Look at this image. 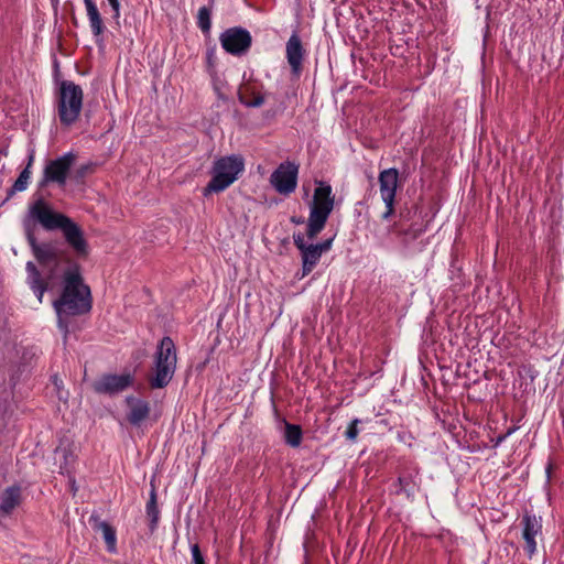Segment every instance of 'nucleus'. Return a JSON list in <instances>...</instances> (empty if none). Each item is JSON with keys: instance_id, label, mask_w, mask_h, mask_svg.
<instances>
[{"instance_id": "1", "label": "nucleus", "mask_w": 564, "mask_h": 564, "mask_svg": "<svg viewBox=\"0 0 564 564\" xmlns=\"http://www.w3.org/2000/svg\"><path fill=\"white\" fill-rule=\"evenodd\" d=\"M63 292L53 305L57 314L58 327L67 333V323L64 321V316L89 312L91 295L89 286L83 281L79 265L76 262H69L63 271Z\"/></svg>"}, {"instance_id": "2", "label": "nucleus", "mask_w": 564, "mask_h": 564, "mask_svg": "<svg viewBox=\"0 0 564 564\" xmlns=\"http://www.w3.org/2000/svg\"><path fill=\"white\" fill-rule=\"evenodd\" d=\"M28 217L37 221L45 230L61 229L65 241L78 258L88 256L89 246L83 229L66 215L54 212L43 198L30 204Z\"/></svg>"}, {"instance_id": "3", "label": "nucleus", "mask_w": 564, "mask_h": 564, "mask_svg": "<svg viewBox=\"0 0 564 564\" xmlns=\"http://www.w3.org/2000/svg\"><path fill=\"white\" fill-rule=\"evenodd\" d=\"M152 375L149 377V384L153 389L165 388L174 377L177 364V350L173 339L163 337L154 352Z\"/></svg>"}, {"instance_id": "4", "label": "nucleus", "mask_w": 564, "mask_h": 564, "mask_svg": "<svg viewBox=\"0 0 564 564\" xmlns=\"http://www.w3.org/2000/svg\"><path fill=\"white\" fill-rule=\"evenodd\" d=\"M31 218L24 220L26 239L32 248L33 254L40 265L50 272V276L54 278L68 267L69 262H74L66 252L61 251L52 243H37L31 227Z\"/></svg>"}, {"instance_id": "5", "label": "nucleus", "mask_w": 564, "mask_h": 564, "mask_svg": "<svg viewBox=\"0 0 564 564\" xmlns=\"http://www.w3.org/2000/svg\"><path fill=\"white\" fill-rule=\"evenodd\" d=\"M334 203L335 199L332 194V186L321 182L314 191L313 202L310 208L306 230L308 240H314L324 229L334 208Z\"/></svg>"}, {"instance_id": "6", "label": "nucleus", "mask_w": 564, "mask_h": 564, "mask_svg": "<svg viewBox=\"0 0 564 564\" xmlns=\"http://www.w3.org/2000/svg\"><path fill=\"white\" fill-rule=\"evenodd\" d=\"M245 169V162L239 155H229L217 159L212 167V180L204 188V196L219 193L236 182Z\"/></svg>"}, {"instance_id": "7", "label": "nucleus", "mask_w": 564, "mask_h": 564, "mask_svg": "<svg viewBox=\"0 0 564 564\" xmlns=\"http://www.w3.org/2000/svg\"><path fill=\"white\" fill-rule=\"evenodd\" d=\"M83 89L70 80L62 82L58 93L57 113L63 126L77 121L83 108Z\"/></svg>"}, {"instance_id": "8", "label": "nucleus", "mask_w": 564, "mask_h": 564, "mask_svg": "<svg viewBox=\"0 0 564 564\" xmlns=\"http://www.w3.org/2000/svg\"><path fill=\"white\" fill-rule=\"evenodd\" d=\"M77 155L69 151L63 155L46 162L39 187L44 188L48 184L65 186L72 166L76 162Z\"/></svg>"}, {"instance_id": "9", "label": "nucleus", "mask_w": 564, "mask_h": 564, "mask_svg": "<svg viewBox=\"0 0 564 564\" xmlns=\"http://www.w3.org/2000/svg\"><path fill=\"white\" fill-rule=\"evenodd\" d=\"M293 240L295 247L301 251L302 256V278L313 271L318 263L322 254L332 248L333 238L325 240L322 243H306L305 237L302 234H294Z\"/></svg>"}, {"instance_id": "10", "label": "nucleus", "mask_w": 564, "mask_h": 564, "mask_svg": "<svg viewBox=\"0 0 564 564\" xmlns=\"http://www.w3.org/2000/svg\"><path fill=\"white\" fill-rule=\"evenodd\" d=\"M380 196L386 205L382 219H389L394 214V203L399 184V172L394 167L386 169L378 176Z\"/></svg>"}, {"instance_id": "11", "label": "nucleus", "mask_w": 564, "mask_h": 564, "mask_svg": "<svg viewBox=\"0 0 564 564\" xmlns=\"http://www.w3.org/2000/svg\"><path fill=\"white\" fill-rule=\"evenodd\" d=\"M299 166L293 162L281 163L271 174L270 183L282 195H290L297 185Z\"/></svg>"}, {"instance_id": "12", "label": "nucleus", "mask_w": 564, "mask_h": 564, "mask_svg": "<svg viewBox=\"0 0 564 564\" xmlns=\"http://www.w3.org/2000/svg\"><path fill=\"white\" fill-rule=\"evenodd\" d=\"M219 41L226 52L240 55L249 50L252 39L248 30L236 26L224 31Z\"/></svg>"}, {"instance_id": "13", "label": "nucleus", "mask_w": 564, "mask_h": 564, "mask_svg": "<svg viewBox=\"0 0 564 564\" xmlns=\"http://www.w3.org/2000/svg\"><path fill=\"white\" fill-rule=\"evenodd\" d=\"M524 551L529 557L536 552L538 539H542V519L535 514L525 513L521 520Z\"/></svg>"}, {"instance_id": "14", "label": "nucleus", "mask_w": 564, "mask_h": 564, "mask_svg": "<svg viewBox=\"0 0 564 564\" xmlns=\"http://www.w3.org/2000/svg\"><path fill=\"white\" fill-rule=\"evenodd\" d=\"M133 382L130 373L106 375L95 383V390L99 393L115 394L129 388Z\"/></svg>"}, {"instance_id": "15", "label": "nucleus", "mask_w": 564, "mask_h": 564, "mask_svg": "<svg viewBox=\"0 0 564 564\" xmlns=\"http://www.w3.org/2000/svg\"><path fill=\"white\" fill-rule=\"evenodd\" d=\"M285 56L292 73L294 75H299L302 70V63L305 56V50L296 32H293V34L286 42Z\"/></svg>"}, {"instance_id": "16", "label": "nucleus", "mask_w": 564, "mask_h": 564, "mask_svg": "<svg viewBox=\"0 0 564 564\" xmlns=\"http://www.w3.org/2000/svg\"><path fill=\"white\" fill-rule=\"evenodd\" d=\"M129 413L127 415L128 421L132 425H140L150 414L149 402L134 398L132 395L126 398Z\"/></svg>"}, {"instance_id": "17", "label": "nucleus", "mask_w": 564, "mask_h": 564, "mask_svg": "<svg viewBox=\"0 0 564 564\" xmlns=\"http://www.w3.org/2000/svg\"><path fill=\"white\" fill-rule=\"evenodd\" d=\"M89 523L97 532H101L102 538L107 545V551L110 553L117 552V534L116 530L106 521H102L98 516H90Z\"/></svg>"}, {"instance_id": "18", "label": "nucleus", "mask_w": 564, "mask_h": 564, "mask_svg": "<svg viewBox=\"0 0 564 564\" xmlns=\"http://www.w3.org/2000/svg\"><path fill=\"white\" fill-rule=\"evenodd\" d=\"M239 100L249 108H259L264 104V95L256 84H245L238 93Z\"/></svg>"}, {"instance_id": "19", "label": "nucleus", "mask_w": 564, "mask_h": 564, "mask_svg": "<svg viewBox=\"0 0 564 564\" xmlns=\"http://www.w3.org/2000/svg\"><path fill=\"white\" fill-rule=\"evenodd\" d=\"M21 502V488L19 486H10L0 491V510L10 513Z\"/></svg>"}, {"instance_id": "20", "label": "nucleus", "mask_w": 564, "mask_h": 564, "mask_svg": "<svg viewBox=\"0 0 564 564\" xmlns=\"http://www.w3.org/2000/svg\"><path fill=\"white\" fill-rule=\"evenodd\" d=\"M91 32L97 40L102 35L105 25L96 3L93 0H84Z\"/></svg>"}, {"instance_id": "21", "label": "nucleus", "mask_w": 564, "mask_h": 564, "mask_svg": "<svg viewBox=\"0 0 564 564\" xmlns=\"http://www.w3.org/2000/svg\"><path fill=\"white\" fill-rule=\"evenodd\" d=\"M285 443L292 447H297L302 441V430L300 425L285 422L284 431Z\"/></svg>"}, {"instance_id": "22", "label": "nucleus", "mask_w": 564, "mask_h": 564, "mask_svg": "<svg viewBox=\"0 0 564 564\" xmlns=\"http://www.w3.org/2000/svg\"><path fill=\"white\" fill-rule=\"evenodd\" d=\"M145 510H147L148 517L150 518V528L153 531L156 528V524L159 521V514H160V511H159V508L156 505V495H155L154 490L151 491L150 499L147 502Z\"/></svg>"}, {"instance_id": "23", "label": "nucleus", "mask_w": 564, "mask_h": 564, "mask_svg": "<svg viewBox=\"0 0 564 564\" xmlns=\"http://www.w3.org/2000/svg\"><path fill=\"white\" fill-rule=\"evenodd\" d=\"M32 172L29 169H23L20 173L12 187L9 189V196L14 195L18 192H23L28 188Z\"/></svg>"}, {"instance_id": "24", "label": "nucleus", "mask_w": 564, "mask_h": 564, "mask_svg": "<svg viewBox=\"0 0 564 564\" xmlns=\"http://www.w3.org/2000/svg\"><path fill=\"white\" fill-rule=\"evenodd\" d=\"M212 10L207 7H202L197 13V25L200 31L205 34H208L212 28L210 21Z\"/></svg>"}, {"instance_id": "25", "label": "nucleus", "mask_w": 564, "mask_h": 564, "mask_svg": "<svg viewBox=\"0 0 564 564\" xmlns=\"http://www.w3.org/2000/svg\"><path fill=\"white\" fill-rule=\"evenodd\" d=\"M26 272H28V283L30 288L39 286L42 284H46L42 278L40 271L36 269L35 264L31 261L26 263Z\"/></svg>"}, {"instance_id": "26", "label": "nucleus", "mask_w": 564, "mask_h": 564, "mask_svg": "<svg viewBox=\"0 0 564 564\" xmlns=\"http://www.w3.org/2000/svg\"><path fill=\"white\" fill-rule=\"evenodd\" d=\"M360 423V420L355 419L350 422L349 426L347 427V431L345 432V435L348 440L355 441L359 434L358 424Z\"/></svg>"}, {"instance_id": "27", "label": "nucleus", "mask_w": 564, "mask_h": 564, "mask_svg": "<svg viewBox=\"0 0 564 564\" xmlns=\"http://www.w3.org/2000/svg\"><path fill=\"white\" fill-rule=\"evenodd\" d=\"M191 552H192V558H193L194 564H205V560H204V556L200 552L198 544H193L191 546Z\"/></svg>"}, {"instance_id": "28", "label": "nucleus", "mask_w": 564, "mask_h": 564, "mask_svg": "<svg viewBox=\"0 0 564 564\" xmlns=\"http://www.w3.org/2000/svg\"><path fill=\"white\" fill-rule=\"evenodd\" d=\"M52 381H53V383H54V386H55V388H56V390H57V397H58V399H59V400H67V395H68V393H67V392H65V393H64V392L62 391V384H63L62 380H61L57 376H54V377L52 378Z\"/></svg>"}, {"instance_id": "29", "label": "nucleus", "mask_w": 564, "mask_h": 564, "mask_svg": "<svg viewBox=\"0 0 564 564\" xmlns=\"http://www.w3.org/2000/svg\"><path fill=\"white\" fill-rule=\"evenodd\" d=\"M113 11V18L119 19L120 18V2L119 0H107Z\"/></svg>"}, {"instance_id": "30", "label": "nucleus", "mask_w": 564, "mask_h": 564, "mask_svg": "<svg viewBox=\"0 0 564 564\" xmlns=\"http://www.w3.org/2000/svg\"><path fill=\"white\" fill-rule=\"evenodd\" d=\"M46 289H47L46 284H42V285L32 288V290H33L34 294L36 295L40 303L42 302V299H43V295H44V292L46 291Z\"/></svg>"}, {"instance_id": "31", "label": "nucleus", "mask_w": 564, "mask_h": 564, "mask_svg": "<svg viewBox=\"0 0 564 564\" xmlns=\"http://www.w3.org/2000/svg\"><path fill=\"white\" fill-rule=\"evenodd\" d=\"M33 162H34V151L32 150L30 153H29V156H28V163H26V166L24 169H29L31 171L32 169V165H33Z\"/></svg>"}, {"instance_id": "32", "label": "nucleus", "mask_w": 564, "mask_h": 564, "mask_svg": "<svg viewBox=\"0 0 564 564\" xmlns=\"http://www.w3.org/2000/svg\"><path fill=\"white\" fill-rule=\"evenodd\" d=\"M89 166L88 165H84L82 167H79L76 172V176L79 178V177H84L88 171Z\"/></svg>"}, {"instance_id": "33", "label": "nucleus", "mask_w": 564, "mask_h": 564, "mask_svg": "<svg viewBox=\"0 0 564 564\" xmlns=\"http://www.w3.org/2000/svg\"><path fill=\"white\" fill-rule=\"evenodd\" d=\"M399 484L401 486V489L405 490L406 489V486H408V481L402 478V477H399Z\"/></svg>"}, {"instance_id": "34", "label": "nucleus", "mask_w": 564, "mask_h": 564, "mask_svg": "<svg viewBox=\"0 0 564 564\" xmlns=\"http://www.w3.org/2000/svg\"><path fill=\"white\" fill-rule=\"evenodd\" d=\"M511 433H512V430H509L505 435L499 436L498 443L505 441Z\"/></svg>"}, {"instance_id": "35", "label": "nucleus", "mask_w": 564, "mask_h": 564, "mask_svg": "<svg viewBox=\"0 0 564 564\" xmlns=\"http://www.w3.org/2000/svg\"><path fill=\"white\" fill-rule=\"evenodd\" d=\"M293 221H294L295 224H302V223H303V219H301V218H300V219H294V218H293Z\"/></svg>"}]
</instances>
